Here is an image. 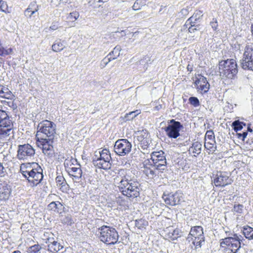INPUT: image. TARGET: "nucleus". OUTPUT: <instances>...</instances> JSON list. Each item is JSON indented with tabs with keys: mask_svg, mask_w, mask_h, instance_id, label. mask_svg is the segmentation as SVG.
<instances>
[{
	"mask_svg": "<svg viewBox=\"0 0 253 253\" xmlns=\"http://www.w3.org/2000/svg\"><path fill=\"white\" fill-rule=\"evenodd\" d=\"M63 248V246L56 241H53L51 244L48 245V251L52 252L55 253L60 251Z\"/></svg>",
	"mask_w": 253,
	"mask_h": 253,
	"instance_id": "b1692460",
	"label": "nucleus"
},
{
	"mask_svg": "<svg viewBox=\"0 0 253 253\" xmlns=\"http://www.w3.org/2000/svg\"><path fill=\"white\" fill-rule=\"evenodd\" d=\"M242 232L246 238L253 240V228L248 225L245 226L243 228Z\"/></svg>",
	"mask_w": 253,
	"mask_h": 253,
	"instance_id": "5701e85b",
	"label": "nucleus"
},
{
	"mask_svg": "<svg viewBox=\"0 0 253 253\" xmlns=\"http://www.w3.org/2000/svg\"><path fill=\"white\" fill-rule=\"evenodd\" d=\"M36 12H37V11H35V9H34V10H33L31 12L30 14L29 15V18H31V17H32V15H33V14H34V13H35Z\"/></svg>",
	"mask_w": 253,
	"mask_h": 253,
	"instance_id": "680f3d73",
	"label": "nucleus"
},
{
	"mask_svg": "<svg viewBox=\"0 0 253 253\" xmlns=\"http://www.w3.org/2000/svg\"><path fill=\"white\" fill-rule=\"evenodd\" d=\"M12 52L11 48L5 49L0 44V56H5L10 54Z\"/></svg>",
	"mask_w": 253,
	"mask_h": 253,
	"instance_id": "4c0bfd02",
	"label": "nucleus"
},
{
	"mask_svg": "<svg viewBox=\"0 0 253 253\" xmlns=\"http://www.w3.org/2000/svg\"><path fill=\"white\" fill-rule=\"evenodd\" d=\"M30 8L28 7L25 11V15L26 16L29 17V15L30 14L31 11H29Z\"/></svg>",
	"mask_w": 253,
	"mask_h": 253,
	"instance_id": "4d7b16f0",
	"label": "nucleus"
},
{
	"mask_svg": "<svg viewBox=\"0 0 253 253\" xmlns=\"http://www.w3.org/2000/svg\"><path fill=\"white\" fill-rule=\"evenodd\" d=\"M241 65L243 69L253 71V46L249 43L244 48Z\"/></svg>",
	"mask_w": 253,
	"mask_h": 253,
	"instance_id": "1a4fd4ad",
	"label": "nucleus"
},
{
	"mask_svg": "<svg viewBox=\"0 0 253 253\" xmlns=\"http://www.w3.org/2000/svg\"><path fill=\"white\" fill-rule=\"evenodd\" d=\"M56 182L58 186H61L60 189H62V191H66L67 189L68 185H66V182L65 178L63 176L58 175L56 177Z\"/></svg>",
	"mask_w": 253,
	"mask_h": 253,
	"instance_id": "393cba45",
	"label": "nucleus"
},
{
	"mask_svg": "<svg viewBox=\"0 0 253 253\" xmlns=\"http://www.w3.org/2000/svg\"><path fill=\"white\" fill-rule=\"evenodd\" d=\"M210 25L213 31H216L218 27L217 19L216 18H213L212 20L210 22Z\"/></svg>",
	"mask_w": 253,
	"mask_h": 253,
	"instance_id": "09e8293b",
	"label": "nucleus"
},
{
	"mask_svg": "<svg viewBox=\"0 0 253 253\" xmlns=\"http://www.w3.org/2000/svg\"><path fill=\"white\" fill-rule=\"evenodd\" d=\"M13 124L7 113L0 109V138L13 134Z\"/></svg>",
	"mask_w": 253,
	"mask_h": 253,
	"instance_id": "0eeeda50",
	"label": "nucleus"
},
{
	"mask_svg": "<svg viewBox=\"0 0 253 253\" xmlns=\"http://www.w3.org/2000/svg\"><path fill=\"white\" fill-rule=\"evenodd\" d=\"M37 130V140L42 138H54L56 125L52 122L45 120L39 124Z\"/></svg>",
	"mask_w": 253,
	"mask_h": 253,
	"instance_id": "20e7f679",
	"label": "nucleus"
},
{
	"mask_svg": "<svg viewBox=\"0 0 253 253\" xmlns=\"http://www.w3.org/2000/svg\"><path fill=\"white\" fill-rule=\"evenodd\" d=\"M198 25H190L189 27L188 26L187 30V32L188 31V32L191 34L194 33L196 31L199 30V29H198Z\"/></svg>",
	"mask_w": 253,
	"mask_h": 253,
	"instance_id": "49530a36",
	"label": "nucleus"
},
{
	"mask_svg": "<svg viewBox=\"0 0 253 253\" xmlns=\"http://www.w3.org/2000/svg\"><path fill=\"white\" fill-rule=\"evenodd\" d=\"M113 60L112 57H110L108 55L102 59L100 63L101 68H104L111 61Z\"/></svg>",
	"mask_w": 253,
	"mask_h": 253,
	"instance_id": "79ce46f5",
	"label": "nucleus"
},
{
	"mask_svg": "<svg viewBox=\"0 0 253 253\" xmlns=\"http://www.w3.org/2000/svg\"><path fill=\"white\" fill-rule=\"evenodd\" d=\"M98 231L102 242L108 245H114L117 243L119 235L114 228L103 225L98 228Z\"/></svg>",
	"mask_w": 253,
	"mask_h": 253,
	"instance_id": "39448f33",
	"label": "nucleus"
},
{
	"mask_svg": "<svg viewBox=\"0 0 253 253\" xmlns=\"http://www.w3.org/2000/svg\"><path fill=\"white\" fill-rule=\"evenodd\" d=\"M42 249V247L39 245L36 244L31 246L28 249L29 253H38Z\"/></svg>",
	"mask_w": 253,
	"mask_h": 253,
	"instance_id": "58836bf2",
	"label": "nucleus"
},
{
	"mask_svg": "<svg viewBox=\"0 0 253 253\" xmlns=\"http://www.w3.org/2000/svg\"><path fill=\"white\" fill-rule=\"evenodd\" d=\"M225 233L227 237L220 240V246L226 253H236L241 247L243 237L228 231H225Z\"/></svg>",
	"mask_w": 253,
	"mask_h": 253,
	"instance_id": "7ed1b4c3",
	"label": "nucleus"
},
{
	"mask_svg": "<svg viewBox=\"0 0 253 253\" xmlns=\"http://www.w3.org/2000/svg\"><path fill=\"white\" fill-rule=\"evenodd\" d=\"M65 46L63 42L60 40H56L52 45V49L54 52H59L62 50Z\"/></svg>",
	"mask_w": 253,
	"mask_h": 253,
	"instance_id": "a878e982",
	"label": "nucleus"
},
{
	"mask_svg": "<svg viewBox=\"0 0 253 253\" xmlns=\"http://www.w3.org/2000/svg\"><path fill=\"white\" fill-rule=\"evenodd\" d=\"M242 208L243 206L241 205H235L234 207V210L236 212H241Z\"/></svg>",
	"mask_w": 253,
	"mask_h": 253,
	"instance_id": "864d4df0",
	"label": "nucleus"
},
{
	"mask_svg": "<svg viewBox=\"0 0 253 253\" xmlns=\"http://www.w3.org/2000/svg\"><path fill=\"white\" fill-rule=\"evenodd\" d=\"M198 21L194 19H191V16L186 21L185 24L183 26V27L181 28L182 31H184L185 32L187 31V29L188 28V26L191 25H195L196 23H197Z\"/></svg>",
	"mask_w": 253,
	"mask_h": 253,
	"instance_id": "473e14b6",
	"label": "nucleus"
},
{
	"mask_svg": "<svg viewBox=\"0 0 253 253\" xmlns=\"http://www.w3.org/2000/svg\"><path fill=\"white\" fill-rule=\"evenodd\" d=\"M54 138H42L37 140L39 145L42 146V152L49 155L53 151V142Z\"/></svg>",
	"mask_w": 253,
	"mask_h": 253,
	"instance_id": "f3484780",
	"label": "nucleus"
},
{
	"mask_svg": "<svg viewBox=\"0 0 253 253\" xmlns=\"http://www.w3.org/2000/svg\"><path fill=\"white\" fill-rule=\"evenodd\" d=\"M248 131L252 132L253 131V129L250 128L249 126L248 127Z\"/></svg>",
	"mask_w": 253,
	"mask_h": 253,
	"instance_id": "e2e57ef3",
	"label": "nucleus"
},
{
	"mask_svg": "<svg viewBox=\"0 0 253 253\" xmlns=\"http://www.w3.org/2000/svg\"><path fill=\"white\" fill-rule=\"evenodd\" d=\"M63 205L58 201L52 202L48 205V208L51 210L56 211L58 212V210H61Z\"/></svg>",
	"mask_w": 253,
	"mask_h": 253,
	"instance_id": "2f4dec72",
	"label": "nucleus"
},
{
	"mask_svg": "<svg viewBox=\"0 0 253 253\" xmlns=\"http://www.w3.org/2000/svg\"><path fill=\"white\" fill-rule=\"evenodd\" d=\"M12 253H21L19 251H14Z\"/></svg>",
	"mask_w": 253,
	"mask_h": 253,
	"instance_id": "774afa93",
	"label": "nucleus"
},
{
	"mask_svg": "<svg viewBox=\"0 0 253 253\" xmlns=\"http://www.w3.org/2000/svg\"><path fill=\"white\" fill-rule=\"evenodd\" d=\"M164 235L166 239L171 240H176L180 237L179 230L172 226L168 227L164 230Z\"/></svg>",
	"mask_w": 253,
	"mask_h": 253,
	"instance_id": "a211bd4d",
	"label": "nucleus"
},
{
	"mask_svg": "<svg viewBox=\"0 0 253 253\" xmlns=\"http://www.w3.org/2000/svg\"><path fill=\"white\" fill-rule=\"evenodd\" d=\"M146 0H136L132 6V9L133 10H138L141 8V7L146 4Z\"/></svg>",
	"mask_w": 253,
	"mask_h": 253,
	"instance_id": "c756f323",
	"label": "nucleus"
},
{
	"mask_svg": "<svg viewBox=\"0 0 253 253\" xmlns=\"http://www.w3.org/2000/svg\"><path fill=\"white\" fill-rule=\"evenodd\" d=\"M251 32H252V36L253 35V24L251 26Z\"/></svg>",
	"mask_w": 253,
	"mask_h": 253,
	"instance_id": "0e129e2a",
	"label": "nucleus"
},
{
	"mask_svg": "<svg viewBox=\"0 0 253 253\" xmlns=\"http://www.w3.org/2000/svg\"><path fill=\"white\" fill-rule=\"evenodd\" d=\"M114 180L123 195L132 199L139 196L140 184L131 170L127 169L119 170Z\"/></svg>",
	"mask_w": 253,
	"mask_h": 253,
	"instance_id": "f257e3e1",
	"label": "nucleus"
},
{
	"mask_svg": "<svg viewBox=\"0 0 253 253\" xmlns=\"http://www.w3.org/2000/svg\"><path fill=\"white\" fill-rule=\"evenodd\" d=\"M187 33V31L186 32H185V31H182L181 29L180 30V31H178V36L181 38H185L186 37V34Z\"/></svg>",
	"mask_w": 253,
	"mask_h": 253,
	"instance_id": "5fc2aeb1",
	"label": "nucleus"
},
{
	"mask_svg": "<svg viewBox=\"0 0 253 253\" xmlns=\"http://www.w3.org/2000/svg\"><path fill=\"white\" fill-rule=\"evenodd\" d=\"M148 163L155 169L163 171L167 169V161L163 151L153 152L151 155V159Z\"/></svg>",
	"mask_w": 253,
	"mask_h": 253,
	"instance_id": "6e6552de",
	"label": "nucleus"
},
{
	"mask_svg": "<svg viewBox=\"0 0 253 253\" xmlns=\"http://www.w3.org/2000/svg\"><path fill=\"white\" fill-rule=\"evenodd\" d=\"M3 167L2 166V164L0 163V175L3 173Z\"/></svg>",
	"mask_w": 253,
	"mask_h": 253,
	"instance_id": "13d9d810",
	"label": "nucleus"
},
{
	"mask_svg": "<svg viewBox=\"0 0 253 253\" xmlns=\"http://www.w3.org/2000/svg\"><path fill=\"white\" fill-rule=\"evenodd\" d=\"M76 166L78 167H72L70 169H68L67 172L70 176L73 177L74 181H79L82 177V170L79 164H76Z\"/></svg>",
	"mask_w": 253,
	"mask_h": 253,
	"instance_id": "6ab92c4d",
	"label": "nucleus"
},
{
	"mask_svg": "<svg viewBox=\"0 0 253 253\" xmlns=\"http://www.w3.org/2000/svg\"><path fill=\"white\" fill-rule=\"evenodd\" d=\"M110 160L103 159L101 161H93V164L96 167L104 169H109L111 167V163Z\"/></svg>",
	"mask_w": 253,
	"mask_h": 253,
	"instance_id": "412c9836",
	"label": "nucleus"
},
{
	"mask_svg": "<svg viewBox=\"0 0 253 253\" xmlns=\"http://www.w3.org/2000/svg\"><path fill=\"white\" fill-rule=\"evenodd\" d=\"M203 16V12L201 10H197L195 11L194 13L191 16V19L195 18L198 21H199Z\"/></svg>",
	"mask_w": 253,
	"mask_h": 253,
	"instance_id": "c03bdc74",
	"label": "nucleus"
},
{
	"mask_svg": "<svg viewBox=\"0 0 253 253\" xmlns=\"http://www.w3.org/2000/svg\"><path fill=\"white\" fill-rule=\"evenodd\" d=\"M79 12L75 11L68 14L67 16V19L69 21L74 22L79 18Z\"/></svg>",
	"mask_w": 253,
	"mask_h": 253,
	"instance_id": "72a5a7b5",
	"label": "nucleus"
},
{
	"mask_svg": "<svg viewBox=\"0 0 253 253\" xmlns=\"http://www.w3.org/2000/svg\"><path fill=\"white\" fill-rule=\"evenodd\" d=\"M28 7L33 10L35 9V11H38L39 9V6L37 4L36 2L35 1L32 2L29 4Z\"/></svg>",
	"mask_w": 253,
	"mask_h": 253,
	"instance_id": "3c124183",
	"label": "nucleus"
},
{
	"mask_svg": "<svg viewBox=\"0 0 253 253\" xmlns=\"http://www.w3.org/2000/svg\"><path fill=\"white\" fill-rule=\"evenodd\" d=\"M35 154V150L29 144L19 145L18 147L17 158L19 160L29 161Z\"/></svg>",
	"mask_w": 253,
	"mask_h": 253,
	"instance_id": "9d476101",
	"label": "nucleus"
},
{
	"mask_svg": "<svg viewBox=\"0 0 253 253\" xmlns=\"http://www.w3.org/2000/svg\"><path fill=\"white\" fill-rule=\"evenodd\" d=\"M147 58H149V57H147ZM147 61L148 60H147V58H145L144 59H142L141 60V62L143 63L144 62H145V61Z\"/></svg>",
	"mask_w": 253,
	"mask_h": 253,
	"instance_id": "69168bd1",
	"label": "nucleus"
},
{
	"mask_svg": "<svg viewBox=\"0 0 253 253\" xmlns=\"http://www.w3.org/2000/svg\"><path fill=\"white\" fill-rule=\"evenodd\" d=\"M187 69L188 71H192V68L189 67V65L187 66Z\"/></svg>",
	"mask_w": 253,
	"mask_h": 253,
	"instance_id": "338daca9",
	"label": "nucleus"
},
{
	"mask_svg": "<svg viewBox=\"0 0 253 253\" xmlns=\"http://www.w3.org/2000/svg\"><path fill=\"white\" fill-rule=\"evenodd\" d=\"M13 97V94L7 86L0 85V98L12 99Z\"/></svg>",
	"mask_w": 253,
	"mask_h": 253,
	"instance_id": "aec40b11",
	"label": "nucleus"
},
{
	"mask_svg": "<svg viewBox=\"0 0 253 253\" xmlns=\"http://www.w3.org/2000/svg\"><path fill=\"white\" fill-rule=\"evenodd\" d=\"M170 123L165 128V130L169 137L176 138L180 135L179 131L183 126L179 122L173 119L170 120Z\"/></svg>",
	"mask_w": 253,
	"mask_h": 253,
	"instance_id": "ddd939ff",
	"label": "nucleus"
},
{
	"mask_svg": "<svg viewBox=\"0 0 253 253\" xmlns=\"http://www.w3.org/2000/svg\"><path fill=\"white\" fill-rule=\"evenodd\" d=\"M0 10L4 12H7L8 9V6L6 2L0 0Z\"/></svg>",
	"mask_w": 253,
	"mask_h": 253,
	"instance_id": "de8ad7c7",
	"label": "nucleus"
},
{
	"mask_svg": "<svg viewBox=\"0 0 253 253\" xmlns=\"http://www.w3.org/2000/svg\"><path fill=\"white\" fill-rule=\"evenodd\" d=\"M162 198L166 204L172 206L179 205L183 201V194L179 191L174 193H164Z\"/></svg>",
	"mask_w": 253,
	"mask_h": 253,
	"instance_id": "f8f14e48",
	"label": "nucleus"
},
{
	"mask_svg": "<svg viewBox=\"0 0 253 253\" xmlns=\"http://www.w3.org/2000/svg\"><path fill=\"white\" fill-rule=\"evenodd\" d=\"M220 76L228 79H232L237 73V65L235 60L227 59L219 64Z\"/></svg>",
	"mask_w": 253,
	"mask_h": 253,
	"instance_id": "423d86ee",
	"label": "nucleus"
},
{
	"mask_svg": "<svg viewBox=\"0 0 253 253\" xmlns=\"http://www.w3.org/2000/svg\"><path fill=\"white\" fill-rule=\"evenodd\" d=\"M11 192L10 190L8 189H3V191H1V195H0V197L1 198L6 200L8 199L10 195Z\"/></svg>",
	"mask_w": 253,
	"mask_h": 253,
	"instance_id": "37998d69",
	"label": "nucleus"
},
{
	"mask_svg": "<svg viewBox=\"0 0 253 253\" xmlns=\"http://www.w3.org/2000/svg\"><path fill=\"white\" fill-rule=\"evenodd\" d=\"M150 14H148L146 11H143L139 13H137L135 15V16H136L137 18H146L150 16Z\"/></svg>",
	"mask_w": 253,
	"mask_h": 253,
	"instance_id": "8fccbe9b",
	"label": "nucleus"
},
{
	"mask_svg": "<svg viewBox=\"0 0 253 253\" xmlns=\"http://www.w3.org/2000/svg\"><path fill=\"white\" fill-rule=\"evenodd\" d=\"M214 142H212V141L205 142V147L208 150H209L211 151L214 152L216 149V146H214Z\"/></svg>",
	"mask_w": 253,
	"mask_h": 253,
	"instance_id": "ea45409f",
	"label": "nucleus"
},
{
	"mask_svg": "<svg viewBox=\"0 0 253 253\" xmlns=\"http://www.w3.org/2000/svg\"><path fill=\"white\" fill-rule=\"evenodd\" d=\"M189 103L194 107H197L200 105V102L198 98L196 97H190L189 98Z\"/></svg>",
	"mask_w": 253,
	"mask_h": 253,
	"instance_id": "a18cd8bd",
	"label": "nucleus"
},
{
	"mask_svg": "<svg viewBox=\"0 0 253 253\" xmlns=\"http://www.w3.org/2000/svg\"><path fill=\"white\" fill-rule=\"evenodd\" d=\"M248 41H250V42H248L247 44L249 43L250 45H252L253 46V35L252 36V40H251V39H249Z\"/></svg>",
	"mask_w": 253,
	"mask_h": 253,
	"instance_id": "bf43d9fd",
	"label": "nucleus"
},
{
	"mask_svg": "<svg viewBox=\"0 0 253 253\" xmlns=\"http://www.w3.org/2000/svg\"><path fill=\"white\" fill-rule=\"evenodd\" d=\"M98 154L103 156L104 160L111 161L112 159L109 150L106 148L99 151L98 152Z\"/></svg>",
	"mask_w": 253,
	"mask_h": 253,
	"instance_id": "f704fd0d",
	"label": "nucleus"
},
{
	"mask_svg": "<svg viewBox=\"0 0 253 253\" xmlns=\"http://www.w3.org/2000/svg\"><path fill=\"white\" fill-rule=\"evenodd\" d=\"M206 140L209 139L210 141H212V142H215L214 139V135L213 131L212 130H208L206 133L205 136Z\"/></svg>",
	"mask_w": 253,
	"mask_h": 253,
	"instance_id": "a19ab883",
	"label": "nucleus"
},
{
	"mask_svg": "<svg viewBox=\"0 0 253 253\" xmlns=\"http://www.w3.org/2000/svg\"><path fill=\"white\" fill-rule=\"evenodd\" d=\"M144 173L150 178H153L156 176L155 171L151 168L145 167L144 169Z\"/></svg>",
	"mask_w": 253,
	"mask_h": 253,
	"instance_id": "c9c22d12",
	"label": "nucleus"
},
{
	"mask_svg": "<svg viewBox=\"0 0 253 253\" xmlns=\"http://www.w3.org/2000/svg\"><path fill=\"white\" fill-rule=\"evenodd\" d=\"M121 50V46L120 45H117L114 48L113 51L110 52L108 55L110 57H112V60L116 59L119 57Z\"/></svg>",
	"mask_w": 253,
	"mask_h": 253,
	"instance_id": "cd10ccee",
	"label": "nucleus"
},
{
	"mask_svg": "<svg viewBox=\"0 0 253 253\" xmlns=\"http://www.w3.org/2000/svg\"><path fill=\"white\" fill-rule=\"evenodd\" d=\"M34 167H36V166L32 165V166H29V167H27V170L28 171H30V170H32V168H34Z\"/></svg>",
	"mask_w": 253,
	"mask_h": 253,
	"instance_id": "052dcab7",
	"label": "nucleus"
},
{
	"mask_svg": "<svg viewBox=\"0 0 253 253\" xmlns=\"http://www.w3.org/2000/svg\"><path fill=\"white\" fill-rule=\"evenodd\" d=\"M132 145L126 139L117 140L114 145V151L119 156H125L128 154L131 150Z\"/></svg>",
	"mask_w": 253,
	"mask_h": 253,
	"instance_id": "9b49d317",
	"label": "nucleus"
},
{
	"mask_svg": "<svg viewBox=\"0 0 253 253\" xmlns=\"http://www.w3.org/2000/svg\"><path fill=\"white\" fill-rule=\"evenodd\" d=\"M20 171L29 182L32 183V186H36L40 183L43 177L42 169L37 163L22 164Z\"/></svg>",
	"mask_w": 253,
	"mask_h": 253,
	"instance_id": "f03ea898",
	"label": "nucleus"
},
{
	"mask_svg": "<svg viewBox=\"0 0 253 253\" xmlns=\"http://www.w3.org/2000/svg\"><path fill=\"white\" fill-rule=\"evenodd\" d=\"M77 163V160L72 157L68 158L65 159L64 161V166L65 168L66 171L68 170V169L72 168V166H76Z\"/></svg>",
	"mask_w": 253,
	"mask_h": 253,
	"instance_id": "bb28decb",
	"label": "nucleus"
},
{
	"mask_svg": "<svg viewBox=\"0 0 253 253\" xmlns=\"http://www.w3.org/2000/svg\"><path fill=\"white\" fill-rule=\"evenodd\" d=\"M238 138L244 141L245 138L247 137L248 135V132L247 131H244L243 133H237L236 134Z\"/></svg>",
	"mask_w": 253,
	"mask_h": 253,
	"instance_id": "603ef678",
	"label": "nucleus"
},
{
	"mask_svg": "<svg viewBox=\"0 0 253 253\" xmlns=\"http://www.w3.org/2000/svg\"><path fill=\"white\" fill-rule=\"evenodd\" d=\"M195 84L197 89L204 92H207L210 88V84L208 82L206 78L201 75H198L196 76Z\"/></svg>",
	"mask_w": 253,
	"mask_h": 253,
	"instance_id": "dca6fc26",
	"label": "nucleus"
},
{
	"mask_svg": "<svg viewBox=\"0 0 253 253\" xmlns=\"http://www.w3.org/2000/svg\"><path fill=\"white\" fill-rule=\"evenodd\" d=\"M232 182V180L226 172L217 171L213 180L214 185L216 187H223L231 184Z\"/></svg>",
	"mask_w": 253,
	"mask_h": 253,
	"instance_id": "2eb2a0df",
	"label": "nucleus"
},
{
	"mask_svg": "<svg viewBox=\"0 0 253 253\" xmlns=\"http://www.w3.org/2000/svg\"><path fill=\"white\" fill-rule=\"evenodd\" d=\"M147 225V222L142 219L136 220L135 221V225L138 229H142Z\"/></svg>",
	"mask_w": 253,
	"mask_h": 253,
	"instance_id": "e433bc0d",
	"label": "nucleus"
},
{
	"mask_svg": "<svg viewBox=\"0 0 253 253\" xmlns=\"http://www.w3.org/2000/svg\"><path fill=\"white\" fill-rule=\"evenodd\" d=\"M140 113V111L138 110L136 111L130 112L129 113H127L124 117V119L126 121L132 120L134 118L136 117Z\"/></svg>",
	"mask_w": 253,
	"mask_h": 253,
	"instance_id": "7c9ffc66",
	"label": "nucleus"
},
{
	"mask_svg": "<svg viewBox=\"0 0 253 253\" xmlns=\"http://www.w3.org/2000/svg\"><path fill=\"white\" fill-rule=\"evenodd\" d=\"M103 159V157L101 155H99L98 156L97 154L95 155L93 161H101Z\"/></svg>",
	"mask_w": 253,
	"mask_h": 253,
	"instance_id": "6e6d98bb",
	"label": "nucleus"
},
{
	"mask_svg": "<svg viewBox=\"0 0 253 253\" xmlns=\"http://www.w3.org/2000/svg\"><path fill=\"white\" fill-rule=\"evenodd\" d=\"M202 145L199 142H195L192 144V146L189 148V152L193 154V156L196 157L199 155L202 150Z\"/></svg>",
	"mask_w": 253,
	"mask_h": 253,
	"instance_id": "4be33fe9",
	"label": "nucleus"
},
{
	"mask_svg": "<svg viewBox=\"0 0 253 253\" xmlns=\"http://www.w3.org/2000/svg\"><path fill=\"white\" fill-rule=\"evenodd\" d=\"M245 123L240 122L239 120H236L232 123V126L234 130L237 132L238 131L241 130L243 126H245Z\"/></svg>",
	"mask_w": 253,
	"mask_h": 253,
	"instance_id": "c85d7f7f",
	"label": "nucleus"
},
{
	"mask_svg": "<svg viewBox=\"0 0 253 253\" xmlns=\"http://www.w3.org/2000/svg\"><path fill=\"white\" fill-rule=\"evenodd\" d=\"M203 234V228L201 226H196L191 228L189 234L193 237L192 240L196 248L201 247L202 244L204 242Z\"/></svg>",
	"mask_w": 253,
	"mask_h": 253,
	"instance_id": "4468645a",
	"label": "nucleus"
}]
</instances>
